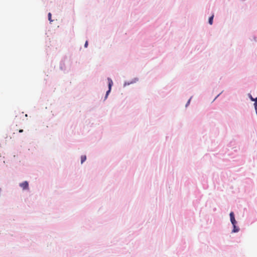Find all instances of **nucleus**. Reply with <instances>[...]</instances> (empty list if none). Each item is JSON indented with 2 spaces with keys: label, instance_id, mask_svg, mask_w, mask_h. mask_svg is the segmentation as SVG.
<instances>
[{
  "label": "nucleus",
  "instance_id": "obj_1",
  "mask_svg": "<svg viewBox=\"0 0 257 257\" xmlns=\"http://www.w3.org/2000/svg\"><path fill=\"white\" fill-rule=\"evenodd\" d=\"M107 80L108 81V88L109 89H108V91L106 92L105 99H106L107 98L108 94L110 92L111 86L113 85L112 80L110 78H108Z\"/></svg>",
  "mask_w": 257,
  "mask_h": 257
},
{
  "label": "nucleus",
  "instance_id": "obj_2",
  "mask_svg": "<svg viewBox=\"0 0 257 257\" xmlns=\"http://www.w3.org/2000/svg\"><path fill=\"white\" fill-rule=\"evenodd\" d=\"M20 186L22 188L23 190H27L29 189V183L26 181L20 183Z\"/></svg>",
  "mask_w": 257,
  "mask_h": 257
},
{
  "label": "nucleus",
  "instance_id": "obj_3",
  "mask_svg": "<svg viewBox=\"0 0 257 257\" xmlns=\"http://www.w3.org/2000/svg\"><path fill=\"white\" fill-rule=\"evenodd\" d=\"M230 221L232 225L236 224V221L235 219L234 215L233 212L230 213Z\"/></svg>",
  "mask_w": 257,
  "mask_h": 257
},
{
  "label": "nucleus",
  "instance_id": "obj_4",
  "mask_svg": "<svg viewBox=\"0 0 257 257\" xmlns=\"http://www.w3.org/2000/svg\"><path fill=\"white\" fill-rule=\"evenodd\" d=\"M233 229L232 230L233 232H237L239 231V228L236 226V224L233 225Z\"/></svg>",
  "mask_w": 257,
  "mask_h": 257
},
{
  "label": "nucleus",
  "instance_id": "obj_5",
  "mask_svg": "<svg viewBox=\"0 0 257 257\" xmlns=\"http://www.w3.org/2000/svg\"><path fill=\"white\" fill-rule=\"evenodd\" d=\"M213 17H214V16L212 15V16H211L209 19V23L210 25H212V23H213Z\"/></svg>",
  "mask_w": 257,
  "mask_h": 257
},
{
  "label": "nucleus",
  "instance_id": "obj_6",
  "mask_svg": "<svg viewBox=\"0 0 257 257\" xmlns=\"http://www.w3.org/2000/svg\"><path fill=\"white\" fill-rule=\"evenodd\" d=\"M86 159V156H82L81 157V164H82L84 161H85Z\"/></svg>",
  "mask_w": 257,
  "mask_h": 257
},
{
  "label": "nucleus",
  "instance_id": "obj_7",
  "mask_svg": "<svg viewBox=\"0 0 257 257\" xmlns=\"http://www.w3.org/2000/svg\"><path fill=\"white\" fill-rule=\"evenodd\" d=\"M52 15L50 13L48 14V19L50 21V22H52L53 20L51 19Z\"/></svg>",
  "mask_w": 257,
  "mask_h": 257
},
{
  "label": "nucleus",
  "instance_id": "obj_8",
  "mask_svg": "<svg viewBox=\"0 0 257 257\" xmlns=\"http://www.w3.org/2000/svg\"><path fill=\"white\" fill-rule=\"evenodd\" d=\"M254 105L255 109H256V107H257V98H255V102L254 103Z\"/></svg>",
  "mask_w": 257,
  "mask_h": 257
},
{
  "label": "nucleus",
  "instance_id": "obj_9",
  "mask_svg": "<svg viewBox=\"0 0 257 257\" xmlns=\"http://www.w3.org/2000/svg\"><path fill=\"white\" fill-rule=\"evenodd\" d=\"M249 97L252 101H255V99H254L251 95L249 94Z\"/></svg>",
  "mask_w": 257,
  "mask_h": 257
},
{
  "label": "nucleus",
  "instance_id": "obj_10",
  "mask_svg": "<svg viewBox=\"0 0 257 257\" xmlns=\"http://www.w3.org/2000/svg\"><path fill=\"white\" fill-rule=\"evenodd\" d=\"M88 46V42L87 41H86L85 43V45H84V47L85 48H86Z\"/></svg>",
  "mask_w": 257,
  "mask_h": 257
},
{
  "label": "nucleus",
  "instance_id": "obj_11",
  "mask_svg": "<svg viewBox=\"0 0 257 257\" xmlns=\"http://www.w3.org/2000/svg\"><path fill=\"white\" fill-rule=\"evenodd\" d=\"M19 132V133H22V132H23V130H20Z\"/></svg>",
  "mask_w": 257,
  "mask_h": 257
},
{
  "label": "nucleus",
  "instance_id": "obj_12",
  "mask_svg": "<svg viewBox=\"0 0 257 257\" xmlns=\"http://www.w3.org/2000/svg\"><path fill=\"white\" fill-rule=\"evenodd\" d=\"M190 100L189 99V101H188L187 104H188V103H189V102H190Z\"/></svg>",
  "mask_w": 257,
  "mask_h": 257
}]
</instances>
